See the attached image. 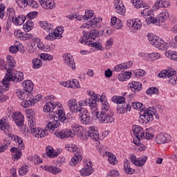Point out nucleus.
Segmentation results:
<instances>
[{"label": "nucleus", "mask_w": 177, "mask_h": 177, "mask_svg": "<svg viewBox=\"0 0 177 177\" xmlns=\"http://www.w3.org/2000/svg\"><path fill=\"white\" fill-rule=\"evenodd\" d=\"M80 109L79 119L82 124L89 125L91 124V113L88 109L82 107L88 106L93 113H95V115L101 124H111L114 122V113L112 111H109L110 106L106 100H102L100 95L93 93L91 95L85 100H80L78 102Z\"/></svg>", "instance_id": "obj_1"}, {"label": "nucleus", "mask_w": 177, "mask_h": 177, "mask_svg": "<svg viewBox=\"0 0 177 177\" xmlns=\"http://www.w3.org/2000/svg\"><path fill=\"white\" fill-rule=\"evenodd\" d=\"M49 113V118L53 120L49 122L46 128H47L51 133H53V132H55V129L60 127V122H62V124H67V122H70V121L75 120V117L74 116L66 117V113L62 110L55 111V110H53Z\"/></svg>", "instance_id": "obj_2"}, {"label": "nucleus", "mask_w": 177, "mask_h": 177, "mask_svg": "<svg viewBox=\"0 0 177 177\" xmlns=\"http://www.w3.org/2000/svg\"><path fill=\"white\" fill-rule=\"evenodd\" d=\"M73 131L82 140H88V138H91V139L95 142H97L99 140V132L97 131V128L95 127H89L88 131H86L84 127L75 124L73 127Z\"/></svg>", "instance_id": "obj_3"}, {"label": "nucleus", "mask_w": 177, "mask_h": 177, "mask_svg": "<svg viewBox=\"0 0 177 177\" xmlns=\"http://www.w3.org/2000/svg\"><path fill=\"white\" fill-rule=\"evenodd\" d=\"M160 113H161V106L149 107L148 110H145L142 115L138 119L140 124H147L154 120H160ZM154 115V117H153Z\"/></svg>", "instance_id": "obj_4"}, {"label": "nucleus", "mask_w": 177, "mask_h": 177, "mask_svg": "<svg viewBox=\"0 0 177 177\" xmlns=\"http://www.w3.org/2000/svg\"><path fill=\"white\" fill-rule=\"evenodd\" d=\"M6 71L7 73L6 74L2 82V84L6 89L9 88V82H10V81H12V82H20L24 79V74L23 72L12 71V68L8 69Z\"/></svg>", "instance_id": "obj_5"}, {"label": "nucleus", "mask_w": 177, "mask_h": 177, "mask_svg": "<svg viewBox=\"0 0 177 177\" xmlns=\"http://www.w3.org/2000/svg\"><path fill=\"white\" fill-rule=\"evenodd\" d=\"M5 18L3 19L6 20L7 19V28L10 27V23H13L15 26H21L24 23V18L23 15H19L16 17V12L15 9L12 8H8L4 14Z\"/></svg>", "instance_id": "obj_6"}, {"label": "nucleus", "mask_w": 177, "mask_h": 177, "mask_svg": "<svg viewBox=\"0 0 177 177\" xmlns=\"http://www.w3.org/2000/svg\"><path fill=\"white\" fill-rule=\"evenodd\" d=\"M66 149L68 151L74 153V156L71 158L70 164L71 167H75L80 161H82V155L81 151L78 149V147L75 145L70 144L66 146Z\"/></svg>", "instance_id": "obj_7"}, {"label": "nucleus", "mask_w": 177, "mask_h": 177, "mask_svg": "<svg viewBox=\"0 0 177 177\" xmlns=\"http://www.w3.org/2000/svg\"><path fill=\"white\" fill-rule=\"evenodd\" d=\"M17 96L22 100L21 102V106L24 109H27V107H30L31 106V93H28L26 91V90H20L17 89L16 91Z\"/></svg>", "instance_id": "obj_8"}, {"label": "nucleus", "mask_w": 177, "mask_h": 177, "mask_svg": "<svg viewBox=\"0 0 177 177\" xmlns=\"http://www.w3.org/2000/svg\"><path fill=\"white\" fill-rule=\"evenodd\" d=\"M169 17V13L167 10H163L160 12L156 17H149L148 19V21L149 23H153V24H156V26H160V23H164L166 20H167Z\"/></svg>", "instance_id": "obj_9"}, {"label": "nucleus", "mask_w": 177, "mask_h": 177, "mask_svg": "<svg viewBox=\"0 0 177 177\" xmlns=\"http://www.w3.org/2000/svg\"><path fill=\"white\" fill-rule=\"evenodd\" d=\"M16 2L21 9H24L27 6L32 8V9H37L39 6L38 3L34 0H16Z\"/></svg>", "instance_id": "obj_10"}, {"label": "nucleus", "mask_w": 177, "mask_h": 177, "mask_svg": "<svg viewBox=\"0 0 177 177\" xmlns=\"http://www.w3.org/2000/svg\"><path fill=\"white\" fill-rule=\"evenodd\" d=\"M133 132L135 136L133 143H139L140 139H143V136H145L143 129L140 126L135 124L133 125Z\"/></svg>", "instance_id": "obj_11"}, {"label": "nucleus", "mask_w": 177, "mask_h": 177, "mask_svg": "<svg viewBox=\"0 0 177 177\" xmlns=\"http://www.w3.org/2000/svg\"><path fill=\"white\" fill-rule=\"evenodd\" d=\"M147 38L150 44L156 48H161V46L162 48H164L165 42L162 39H160V37H157L156 36L153 37L151 33H149L147 35Z\"/></svg>", "instance_id": "obj_12"}, {"label": "nucleus", "mask_w": 177, "mask_h": 177, "mask_svg": "<svg viewBox=\"0 0 177 177\" xmlns=\"http://www.w3.org/2000/svg\"><path fill=\"white\" fill-rule=\"evenodd\" d=\"M156 139L158 145H164V143H168L171 140V136L168 133H160L156 136Z\"/></svg>", "instance_id": "obj_13"}, {"label": "nucleus", "mask_w": 177, "mask_h": 177, "mask_svg": "<svg viewBox=\"0 0 177 177\" xmlns=\"http://www.w3.org/2000/svg\"><path fill=\"white\" fill-rule=\"evenodd\" d=\"M140 56L145 57V60H147L148 62L158 60V59H160V57H161V55L158 53H152L150 54L140 53Z\"/></svg>", "instance_id": "obj_14"}, {"label": "nucleus", "mask_w": 177, "mask_h": 177, "mask_svg": "<svg viewBox=\"0 0 177 177\" xmlns=\"http://www.w3.org/2000/svg\"><path fill=\"white\" fill-rule=\"evenodd\" d=\"M113 3L115 6V10L118 13V15H124L127 10H125V6L122 3V1L121 0H114Z\"/></svg>", "instance_id": "obj_15"}, {"label": "nucleus", "mask_w": 177, "mask_h": 177, "mask_svg": "<svg viewBox=\"0 0 177 177\" xmlns=\"http://www.w3.org/2000/svg\"><path fill=\"white\" fill-rule=\"evenodd\" d=\"M131 104L129 103L124 102L120 105H118L116 109L118 114H126L128 111H131Z\"/></svg>", "instance_id": "obj_16"}, {"label": "nucleus", "mask_w": 177, "mask_h": 177, "mask_svg": "<svg viewBox=\"0 0 177 177\" xmlns=\"http://www.w3.org/2000/svg\"><path fill=\"white\" fill-rule=\"evenodd\" d=\"M174 75H176V71H174L172 68H169L168 70L162 71L158 75V77L159 78H167L174 77Z\"/></svg>", "instance_id": "obj_17"}, {"label": "nucleus", "mask_w": 177, "mask_h": 177, "mask_svg": "<svg viewBox=\"0 0 177 177\" xmlns=\"http://www.w3.org/2000/svg\"><path fill=\"white\" fill-rule=\"evenodd\" d=\"M68 106L69 107L70 111L72 113H78L81 106H78V103H77V100L71 99L68 101Z\"/></svg>", "instance_id": "obj_18"}, {"label": "nucleus", "mask_w": 177, "mask_h": 177, "mask_svg": "<svg viewBox=\"0 0 177 177\" xmlns=\"http://www.w3.org/2000/svg\"><path fill=\"white\" fill-rule=\"evenodd\" d=\"M46 153H43V157L46 158V157H49L50 158H55V157H57L59 156V152L55 151V149L50 146H47L46 149Z\"/></svg>", "instance_id": "obj_19"}, {"label": "nucleus", "mask_w": 177, "mask_h": 177, "mask_svg": "<svg viewBox=\"0 0 177 177\" xmlns=\"http://www.w3.org/2000/svg\"><path fill=\"white\" fill-rule=\"evenodd\" d=\"M91 165L92 162H89L88 164H86V166L84 168H82L80 170V174L82 176H89L91 174L93 173V168Z\"/></svg>", "instance_id": "obj_20"}, {"label": "nucleus", "mask_w": 177, "mask_h": 177, "mask_svg": "<svg viewBox=\"0 0 177 177\" xmlns=\"http://www.w3.org/2000/svg\"><path fill=\"white\" fill-rule=\"evenodd\" d=\"M63 34V29L60 30H57V32H51L50 34H48L46 37V39L47 41H55V39H56V38H62V35Z\"/></svg>", "instance_id": "obj_21"}, {"label": "nucleus", "mask_w": 177, "mask_h": 177, "mask_svg": "<svg viewBox=\"0 0 177 177\" xmlns=\"http://www.w3.org/2000/svg\"><path fill=\"white\" fill-rule=\"evenodd\" d=\"M64 63L68 67H71L72 70H75V62L73 59V55L71 54H67L64 58Z\"/></svg>", "instance_id": "obj_22"}, {"label": "nucleus", "mask_w": 177, "mask_h": 177, "mask_svg": "<svg viewBox=\"0 0 177 177\" xmlns=\"http://www.w3.org/2000/svg\"><path fill=\"white\" fill-rule=\"evenodd\" d=\"M129 88H130L132 92H140L142 91V83H139L136 81H133L129 84Z\"/></svg>", "instance_id": "obj_23"}, {"label": "nucleus", "mask_w": 177, "mask_h": 177, "mask_svg": "<svg viewBox=\"0 0 177 177\" xmlns=\"http://www.w3.org/2000/svg\"><path fill=\"white\" fill-rule=\"evenodd\" d=\"M16 66V62L13 59V57L12 55L7 56V64L4 65V68L8 71V70H10Z\"/></svg>", "instance_id": "obj_24"}, {"label": "nucleus", "mask_w": 177, "mask_h": 177, "mask_svg": "<svg viewBox=\"0 0 177 177\" xmlns=\"http://www.w3.org/2000/svg\"><path fill=\"white\" fill-rule=\"evenodd\" d=\"M39 3L44 9H53L55 6L53 0H40Z\"/></svg>", "instance_id": "obj_25"}, {"label": "nucleus", "mask_w": 177, "mask_h": 177, "mask_svg": "<svg viewBox=\"0 0 177 177\" xmlns=\"http://www.w3.org/2000/svg\"><path fill=\"white\" fill-rule=\"evenodd\" d=\"M22 86H24V91H26L29 93H31V92H32V90L34 89V84H32V82H31V80L24 81L22 83Z\"/></svg>", "instance_id": "obj_26"}, {"label": "nucleus", "mask_w": 177, "mask_h": 177, "mask_svg": "<svg viewBox=\"0 0 177 177\" xmlns=\"http://www.w3.org/2000/svg\"><path fill=\"white\" fill-rule=\"evenodd\" d=\"M33 131L36 133H32L33 136H35V138H45V136L48 135V129L42 130L41 129L37 128Z\"/></svg>", "instance_id": "obj_27"}, {"label": "nucleus", "mask_w": 177, "mask_h": 177, "mask_svg": "<svg viewBox=\"0 0 177 177\" xmlns=\"http://www.w3.org/2000/svg\"><path fill=\"white\" fill-rule=\"evenodd\" d=\"M124 168L126 174L128 175H132V174L135 173V169L131 167V162L128 160H124Z\"/></svg>", "instance_id": "obj_28"}, {"label": "nucleus", "mask_w": 177, "mask_h": 177, "mask_svg": "<svg viewBox=\"0 0 177 177\" xmlns=\"http://www.w3.org/2000/svg\"><path fill=\"white\" fill-rule=\"evenodd\" d=\"M99 21H100V19H99V18L94 17L90 21H88L86 24H84L82 25V27H84V28H91V27H96Z\"/></svg>", "instance_id": "obj_29"}, {"label": "nucleus", "mask_w": 177, "mask_h": 177, "mask_svg": "<svg viewBox=\"0 0 177 177\" xmlns=\"http://www.w3.org/2000/svg\"><path fill=\"white\" fill-rule=\"evenodd\" d=\"M43 169H44V171H48V172L53 174L54 175H56V174H59V172H62V170L56 167L49 166V165H45L43 167Z\"/></svg>", "instance_id": "obj_30"}, {"label": "nucleus", "mask_w": 177, "mask_h": 177, "mask_svg": "<svg viewBox=\"0 0 177 177\" xmlns=\"http://www.w3.org/2000/svg\"><path fill=\"white\" fill-rule=\"evenodd\" d=\"M56 107H59V106H57L56 104H54L52 102H47L43 109L44 113H49L50 111L55 110Z\"/></svg>", "instance_id": "obj_31"}, {"label": "nucleus", "mask_w": 177, "mask_h": 177, "mask_svg": "<svg viewBox=\"0 0 177 177\" xmlns=\"http://www.w3.org/2000/svg\"><path fill=\"white\" fill-rule=\"evenodd\" d=\"M112 102L113 103H116L118 104V106H120L121 104H124V103H126L125 102V97L123 96L120 95H115L111 98Z\"/></svg>", "instance_id": "obj_32"}, {"label": "nucleus", "mask_w": 177, "mask_h": 177, "mask_svg": "<svg viewBox=\"0 0 177 177\" xmlns=\"http://www.w3.org/2000/svg\"><path fill=\"white\" fill-rule=\"evenodd\" d=\"M166 57L170 59V60H173L174 62H177V53L176 51H166L165 53Z\"/></svg>", "instance_id": "obj_33"}, {"label": "nucleus", "mask_w": 177, "mask_h": 177, "mask_svg": "<svg viewBox=\"0 0 177 177\" xmlns=\"http://www.w3.org/2000/svg\"><path fill=\"white\" fill-rule=\"evenodd\" d=\"M133 5L136 8V9H140V8H149L148 5H146L143 3V1L140 0H133L132 1Z\"/></svg>", "instance_id": "obj_34"}, {"label": "nucleus", "mask_w": 177, "mask_h": 177, "mask_svg": "<svg viewBox=\"0 0 177 177\" xmlns=\"http://www.w3.org/2000/svg\"><path fill=\"white\" fill-rule=\"evenodd\" d=\"M0 129H1L3 131H4V129H6L7 131H9V129H10L8 119L5 118H3L1 119V124H0Z\"/></svg>", "instance_id": "obj_35"}, {"label": "nucleus", "mask_w": 177, "mask_h": 177, "mask_svg": "<svg viewBox=\"0 0 177 177\" xmlns=\"http://www.w3.org/2000/svg\"><path fill=\"white\" fill-rule=\"evenodd\" d=\"M6 91H7V89L5 90L2 86H0V103H3L9 99V97L3 94V92Z\"/></svg>", "instance_id": "obj_36"}, {"label": "nucleus", "mask_w": 177, "mask_h": 177, "mask_svg": "<svg viewBox=\"0 0 177 177\" xmlns=\"http://www.w3.org/2000/svg\"><path fill=\"white\" fill-rule=\"evenodd\" d=\"M32 68H41L42 67V61L39 58L32 59Z\"/></svg>", "instance_id": "obj_37"}, {"label": "nucleus", "mask_w": 177, "mask_h": 177, "mask_svg": "<svg viewBox=\"0 0 177 177\" xmlns=\"http://www.w3.org/2000/svg\"><path fill=\"white\" fill-rule=\"evenodd\" d=\"M133 109L135 110H140V111H145V105L140 102H132Z\"/></svg>", "instance_id": "obj_38"}, {"label": "nucleus", "mask_w": 177, "mask_h": 177, "mask_svg": "<svg viewBox=\"0 0 177 177\" xmlns=\"http://www.w3.org/2000/svg\"><path fill=\"white\" fill-rule=\"evenodd\" d=\"M73 132V131L68 129H64V138H74V136H75V135L77 134L75 131Z\"/></svg>", "instance_id": "obj_39"}, {"label": "nucleus", "mask_w": 177, "mask_h": 177, "mask_svg": "<svg viewBox=\"0 0 177 177\" xmlns=\"http://www.w3.org/2000/svg\"><path fill=\"white\" fill-rule=\"evenodd\" d=\"M131 24L133 28L135 30H140L142 27V21H140V19H137L135 21L132 20Z\"/></svg>", "instance_id": "obj_40"}, {"label": "nucleus", "mask_w": 177, "mask_h": 177, "mask_svg": "<svg viewBox=\"0 0 177 177\" xmlns=\"http://www.w3.org/2000/svg\"><path fill=\"white\" fill-rule=\"evenodd\" d=\"M108 160L111 165H115V164L118 162L117 158L111 153H108Z\"/></svg>", "instance_id": "obj_41"}, {"label": "nucleus", "mask_w": 177, "mask_h": 177, "mask_svg": "<svg viewBox=\"0 0 177 177\" xmlns=\"http://www.w3.org/2000/svg\"><path fill=\"white\" fill-rule=\"evenodd\" d=\"M151 131H153L152 129H147L145 131H144V136L143 138H145V139H153V138H154V135L152 134Z\"/></svg>", "instance_id": "obj_42"}, {"label": "nucleus", "mask_w": 177, "mask_h": 177, "mask_svg": "<svg viewBox=\"0 0 177 177\" xmlns=\"http://www.w3.org/2000/svg\"><path fill=\"white\" fill-rule=\"evenodd\" d=\"M146 93L149 96H151L152 95H158V89L157 88V87H151L146 91Z\"/></svg>", "instance_id": "obj_43"}, {"label": "nucleus", "mask_w": 177, "mask_h": 177, "mask_svg": "<svg viewBox=\"0 0 177 177\" xmlns=\"http://www.w3.org/2000/svg\"><path fill=\"white\" fill-rule=\"evenodd\" d=\"M40 26L44 30H46V31L50 30V27H52V24H48L47 21H40L39 23Z\"/></svg>", "instance_id": "obj_44"}, {"label": "nucleus", "mask_w": 177, "mask_h": 177, "mask_svg": "<svg viewBox=\"0 0 177 177\" xmlns=\"http://www.w3.org/2000/svg\"><path fill=\"white\" fill-rule=\"evenodd\" d=\"M36 45L38 49H40V50H43V52H50V48L45 47V46H44V44L42 42H37Z\"/></svg>", "instance_id": "obj_45"}, {"label": "nucleus", "mask_w": 177, "mask_h": 177, "mask_svg": "<svg viewBox=\"0 0 177 177\" xmlns=\"http://www.w3.org/2000/svg\"><path fill=\"white\" fill-rule=\"evenodd\" d=\"M88 37H90L91 39H93V40L96 39V38L99 37V30L96 29H93L92 30L90 31Z\"/></svg>", "instance_id": "obj_46"}, {"label": "nucleus", "mask_w": 177, "mask_h": 177, "mask_svg": "<svg viewBox=\"0 0 177 177\" xmlns=\"http://www.w3.org/2000/svg\"><path fill=\"white\" fill-rule=\"evenodd\" d=\"M10 140H9V138H6L4 140V145H3L2 147H0V153H2L3 151H5V150H6V149H8V146H9V145H10Z\"/></svg>", "instance_id": "obj_47"}, {"label": "nucleus", "mask_w": 177, "mask_h": 177, "mask_svg": "<svg viewBox=\"0 0 177 177\" xmlns=\"http://www.w3.org/2000/svg\"><path fill=\"white\" fill-rule=\"evenodd\" d=\"M42 97V95L38 94L36 96H32V97H31V100H30V102H31V106H32V104H35V103H38V102H39V100H41Z\"/></svg>", "instance_id": "obj_48"}, {"label": "nucleus", "mask_w": 177, "mask_h": 177, "mask_svg": "<svg viewBox=\"0 0 177 177\" xmlns=\"http://www.w3.org/2000/svg\"><path fill=\"white\" fill-rule=\"evenodd\" d=\"M24 30H26L28 32L32 30V22L30 20L26 21L25 25L23 26Z\"/></svg>", "instance_id": "obj_49"}, {"label": "nucleus", "mask_w": 177, "mask_h": 177, "mask_svg": "<svg viewBox=\"0 0 177 177\" xmlns=\"http://www.w3.org/2000/svg\"><path fill=\"white\" fill-rule=\"evenodd\" d=\"M147 160V158L145 156H142L140 158H138V167H143V165L146 164Z\"/></svg>", "instance_id": "obj_50"}, {"label": "nucleus", "mask_w": 177, "mask_h": 177, "mask_svg": "<svg viewBox=\"0 0 177 177\" xmlns=\"http://www.w3.org/2000/svg\"><path fill=\"white\" fill-rule=\"evenodd\" d=\"M28 126H29V128H30L31 133H35V135H36L37 133H35L34 130L37 129V127H35V122H34V120H28Z\"/></svg>", "instance_id": "obj_51"}, {"label": "nucleus", "mask_w": 177, "mask_h": 177, "mask_svg": "<svg viewBox=\"0 0 177 177\" xmlns=\"http://www.w3.org/2000/svg\"><path fill=\"white\" fill-rule=\"evenodd\" d=\"M40 59H41V60L50 61L53 60V57L48 53H41L40 55Z\"/></svg>", "instance_id": "obj_52"}, {"label": "nucleus", "mask_w": 177, "mask_h": 177, "mask_svg": "<svg viewBox=\"0 0 177 177\" xmlns=\"http://www.w3.org/2000/svg\"><path fill=\"white\" fill-rule=\"evenodd\" d=\"M28 167L27 165L22 166L19 169V174L21 176H24L26 174L28 171Z\"/></svg>", "instance_id": "obj_53"}, {"label": "nucleus", "mask_w": 177, "mask_h": 177, "mask_svg": "<svg viewBox=\"0 0 177 177\" xmlns=\"http://www.w3.org/2000/svg\"><path fill=\"white\" fill-rule=\"evenodd\" d=\"M13 119L16 122L20 120H24V117L23 116V114H21V113L17 112L13 114Z\"/></svg>", "instance_id": "obj_54"}, {"label": "nucleus", "mask_w": 177, "mask_h": 177, "mask_svg": "<svg viewBox=\"0 0 177 177\" xmlns=\"http://www.w3.org/2000/svg\"><path fill=\"white\" fill-rule=\"evenodd\" d=\"M114 44V39L113 38H110L109 40L106 41V45H105V49L106 50H109L111 48V46H113V44Z\"/></svg>", "instance_id": "obj_55"}, {"label": "nucleus", "mask_w": 177, "mask_h": 177, "mask_svg": "<svg viewBox=\"0 0 177 177\" xmlns=\"http://www.w3.org/2000/svg\"><path fill=\"white\" fill-rule=\"evenodd\" d=\"M133 74L136 78L139 77H143L145 76V74H146V71L143 69H138L136 72H133Z\"/></svg>", "instance_id": "obj_56"}, {"label": "nucleus", "mask_w": 177, "mask_h": 177, "mask_svg": "<svg viewBox=\"0 0 177 177\" xmlns=\"http://www.w3.org/2000/svg\"><path fill=\"white\" fill-rule=\"evenodd\" d=\"M93 15H94L93 10H89L85 12L84 16H82V17L83 19H86V20H88V19H91V17H93Z\"/></svg>", "instance_id": "obj_57"}, {"label": "nucleus", "mask_w": 177, "mask_h": 177, "mask_svg": "<svg viewBox=\"0 0 177 177\" xmlns=\"http://www.w3.org/2000/svg\"><path fill=\"white\" fill-rule=\"evenodd\" d=\"M106 177H120V173L117 170H111Z\"/></svg>", "instance_id": "obj_58"}, {"label": "nucleus", "mask_w": 177, "mask_h": 177, "mask_svg": "<svg viewBox=\"0 0 177 177\" xmlns=\"http://www.w3.org/2000/svg\"><path fill=\"white\" fill-rule=\"evenodd\" d=\"M71 88L73 89H77L78 88H81V86H80V82H78V80L74 79L71 82Z\"/></svg>", "instance_id": "obj_59"}, {"label": "nucleus", "mask_w": 177, "mask_h": 177, "mask_svg": "<svg viewBox=\"0 0 177 177\" xmlns=\"http://www.w3.org/2000/svg\"><path fill=\"white\" fill-rule=\"evenodd\" d=\"M5 6H3V4L0 5V19H5Z\"/></svg>", "instance_id": "obj_60"}, {"label": "nucleus", "mask_w": 177, "mask_h": 177, "mask_svg": "<svg viewBox=\"0 0 177 177\" xmlns=\"http://www.w3.org/2000/svg\"><path fill=\"white\" fill-rule=\"evenodd\" d=\"M21 37L23 41H27V39H31L32 38H34V36L31 33H25L21 35Z\"/></svg>", "instance_id": "obj_61"}, {"label": "nucleus", "mask_w": 177, "mask_h": 177, "mask_svg": "<svg viewBox=\"0 0 177 177\" xmlns=\"http://www.w3.org/2000/svg\"><path fill=\"white\" fill-rule=\"evenodd\" d=\"M54 135L59 138V139H64V129L63 130H57L54 133Z\"/></svg>", "instance_id": "obj_62"}, {"label": "nucleus", "mask_w": 177, "mask_h": 177, "mask_svg": "<svg viewBox=\"0 0 177 177\" xmlns=\"http://www.w3.org/2000/svg\"><path fill=\"white\" fill-rule=\"evenodd\" d=\"M10 53H17L19 52V45L11 46L9 48Z\"/></svg>", "instance_id": "obj_63"}, {"label": "nucleus", "mask_w": 177, "mask_h": 177, "mask_svg": "<svg viewBox=\"0 0 177 177\" xmlns=\"http://www.w3.org/2000/svg\"><path fill=\"white\" fill-rule=\"evenodd\" d=\"M37 15H38V12H29L27 15V17L29 19V20H32V19H35V17H37Z\"/></svg>", "instance_id": "obj_64"}]
</instances>
